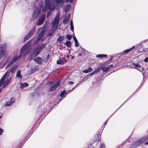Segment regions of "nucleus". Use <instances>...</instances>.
Returning <instances> with one entry per match:
<instances>
[{
	"label": "nucleus",
	"mask_w": 148,
	"mask_h": 148,
	"mask_svg": "<svg viewBox=\"0 0 148 148\" xmlns=\"http://www.w3.org/2000/svg\"><path fill=\"white\" fill-rule=\"evenodd\" d=\"M31 41H29L23 46L20 50V56H14L9 62L7 67L12 65L14 62L17 61L20 57L25 56L29 53L31 49L30 42H31Z\"/></svg>",
	"instance_id": "1"
},
{
	"label": "nucleus",
	"mask_w": 148,
	"mask_h": 148,
	"mask_svg": "<svg viewBox=\"0 0 148 148\" xmlns=\"http://www.w3.org/2000/svg\"><path fill=\"white\" fill-rule=\"evenodd\" d=\"M96 140H94L93 141V143H94L95 142Z\"/></svg>",
	"instance_id": "52"
},
{
	"label": "nucleus",
	"mask_w": 148,
	"mask_h": 148,
	"mask_svg": "<svg viewBox=\"0 0 148 148\" xmlns=\"http://www.w3.org/2000/svg\"><path fill=\"white\" fill-rule=\"evenodd\" d=\"M45 6H44L42 8V11L43 12H46L48 10L53 11L56 8L55 6H54L52 8H51V4H48V5H47L46 3H45Z\"/></svg>",
	"instance_id": "6"
},
{
	"label": "nucleus",
	"mask_w": 148,
	"mask_h": 148,
	"mask_svg": "<svg viewBox=\"0 0 148 148\" xmlns=\"http://www.w3.org/2000/svg\"><path fill=\"white\" fill-rule=\"evenodd\" d=\"M92 70V69L90 67H89L88 69L83 71V72L85 73H88L91 72Z\"/></svg>",
	"instance_id": "21"
},
{
	"label": "nucleus",
	"mask_w": 148,
	"mask_h": 148,
	"mask_svg": "<svg viewBox=\"0 0 148 148\" xmlns=\"http://www.w3.org/2000/svg\"><path fill=\"white\" fill-rule=\"evenodd\" d=\"M108 119L106 121V122L104 123L103 125V126H104L103 127V128L107 124V123L108 122Z\"/></svg>",
	"instance_id": "41"
},
{
	"label": "nucleus",
	"mask_w": 148,
	"mask_h": 148,
	"mask_svg": "<svg viewBox=\"0 0 148 148\" xmlns=\"http://www.w3.org/2000/svg\"><path fill=\"white\" fill-rule=\"evenodd\" d=\"M100 68H101V69L103 70L104 72H106L109 69V67H101Z\"/></svg>",
	"instance_id": "28"
},
{
	"label": "nucleus",
	"mask_w": 148,
	"mask_h": 148,
	"mask_svg": "<svg viewBox=\"0 0 148 148\" xmlns=\"http://www.w3.org/2000/svg\"><path fill=\"white\" fill-rule=\"evenodd\" d=\"M66 60L64 58H60L57 60V63L58 64H63L67 62Z\"/></svg>",
	"instance_id": "11"
},
{
	"label": "nucleus",
	"mask_w": 148,
	"mask_h": 148,
	"mask_svg": "<svg viewBox=\"0 0 148 148\" xmlns=\"http://www.w3.org/2000/svg\"><path fill=\"white\" fill-rule=\"evenodd\" d=\"M21 70H18L17 71L16 74V77L20 79H21L22 77V76L21 75Z\"/></svg>",
	"instance_id": "19"
},
{
	"label": "nucleus",
	"mask_w": 148,
	"mask_h": 148,
	"mask_svg": "<svg viewBox=\"0 0 148 148\" xmlns=\"http://www.w3.org/2000/svg\"><path fill=\"white\" fill-rule=\"evenodd\" d=\"M44 34V32L43 31H42L39 34L37 38V40L38 41L39 40L42 39V38L43 37Z\"/></svg>",
	"instance_id": "16"
},
{
	"label": "nucleus",
	"mask_w": 148,
	"mask_h": 148,
	"mask_svg": "<svg viewBox=\"0 0 148 148\" xmlns=\"http://www.w3.org/2000/svg\"><path fill=\"white\" fill-rule=\"evenodd\" d=\"M60 19V15L59 13L56 14L54 20L52 23V29L48 33V35L49 36H52L54 33L55 31L57 28Z\"/></svg>",
	"instance_id": "2"
},
{
	"label": "nucleus",
	"mask_w": 148,
	"mask_h": 148,
	"mask_svg": "<svg viewBox=\"0 0 148 148\" xmlns=\"http://www.w3.org/2000/svg\"><path fill=\"white\" fill-rule=\"evenodd\" d=\"M49 54L47 56V57H49Z\"/></svg>",
	"instance_id": "53"
},
{
	"label": "nucleus",
	"mask_w": 148,
	"mask_h": 148,
	"mask_svg": "<svg viewBox=\"0 0 148 148\" xmlns=\"http://www.w3.org/2000/svg\"><path fill=\"white\" fill-rule=\"evenodd\" d=\"M148 145V141L147 142H146L145 143V145Z\"/></svg>",
	"instance_id": "50"
},
{
	"label": "nucleus",
	"mask_w": 148,
	"mask_h": 148,
	"mask_svg": "<svg viewBox=\"0 0 148 148\" xmlns=\"http://www.w3.org/2000/svg\"><path fill=\"white\" fill-rule=\"evenodd\" d=\"M65 45L68 47H71V42L69 41H67L65 43Z\"/></svg>",
	"instance_id": "30"
},
{
	"label": "nucleus",
	"mask_w": 148,
	"mask_h": 148,
	"mask_svg": "<svg viewBox=\"0 0 148 148\" xmlns=\"http://www.w3.org/2000/svg\"><path fill=\"white\" fill-rule=\"evenodd\" d=\"M148 139V135L144 136L138 140L135 143V146L137 147L146 141Z\"/></svg>",
	"instance_id": "5"
},
{
	"label": "nucleus",
	"mask_w": 148,
	"mask_h": 148,
	"mask_svg": "<svg viewBox=\"0 0 148 148\" xmlns=\"http://www.w3.org/2000/svg\"><path fill=\"white\" fill-rule=\"evenodd\" d=\"M113 65L112 64H110L109 66H108L109 67V69H110V68L112 67H113Z\"/></svg>",
	"instance_id": "45"
},
{
	"label": "nucleus",
	"mask_w": 148,
	"mask_h": 148,
	"mask_svg": "<svg viewBox=\"0 0 148 148\" xmlns=\"http://www.w3.org/2000/svg\"><path fill=\"white\" fill-rule=\"evenodd\" d=\"M70 16H71L70 14H68V16L67 17H69V18L70 19Z\"/></svg>",
	"instance_id": "48"
},
{
	"label": "nucleus",
	"mask_w": 148,
	"mask_h": 148,
	"mask_svg": "<svg viewBox=\"0 0 148 148\" xmlns=\"http://www.w3.org/2000/svg\"><path fill=\"white\" fill-rule=\"evenodd\" d=\"M144 61L145 62H148V58H145L144 59Z\"/></svg>",
	"instance_id": "42"
},
{
	"label": "nucleus",
	"mask_w": 148,
	"mask_h": 148,
	"mask_svg": "<svg viewBox=\"0 0 148 148\" xmlns=\"http://www.w3.org/2000/svg\"><path fill=\"white\" fill-rule=\"evenodd\" d=\"M3 129L0 128V135H1L3 133Z\"/></svg>",
	"instance_id": "39"
},
{
	"label": "nucleus",
	"mask_w": 148,
	"mask_h": 148,
	"mask_svg": "<svg viewBox=\"0 0 148 148\" xmlns=\"http://www.w3.org/2000/svg\"><path fill=\"white\" fill-rule=\"evenodd\" d=\"M73 39L75 41L77 40V39H76V37L75 36H73Z\"/></svg>",
	"instance_id": "44"
},
{
	"label": "nucleus",
	"mask_w": 148,
	"mask_h": 148,
	"mask_svg": "<svg viewBox=\"0 0 148 148\" xmlns=\"http://www.w3.org/2000/svg\"><path fill=\"white\" fill-rule=\"evenodd\" d=\"M68 83L70 85H72L74 84V82L72 81H70Z\"/></svg>",
	"instance_id": "43"
},
{
	"label": "nucleus",
	"mask_w": 148,
	"mask_h": 148,
	"mask_svg": "<svg viewBox=\"0 0 148 148\" xmlns=\"http://www.w3.org/2000/svg\"><path fill=\"white\" fill-rule=\"evenodd\" d=\"M36 29L35 27H33L31 30L30 31L27 36L24 38V41L27 40L28 39L30 38L33 34Z\"/></svg>",
	"instance_id": "7"
},
{
	"label": "nucleus",
	"mask_w": 148,
	"mask_h": 148,
	"mask_svg": "<svg viewBox=\"0 0 148 148\" xmlns=\"http://www.w3.org/2000/svg\"><path fill=\"white\" fill-rule=\"evenodd\" d=\"M1 118V116H0V119Z\"/></svg>",
	"instance_id": "55"
},
{
	"label": "nucleus",
	"mask_w": 148,
	"mask_h": 148,
	"mask_svg": "<svg viewBox=\"0 0 148 148\" xmlns=\"http://www.w3.org/2000/svg\"><path fill=\"white\" fill-rule=\"evenodd\" d=\"M132 64L135 66L134 67H132V68L137 69L140 71L142 72L143 71V68H141V69H138V68H140L141 66L138 63H133Z\"/></svg>",
	"instance_id": "10"
},
{
	"label": "nucleus",
	"mask_w": 148,
	"mask_h": 148,
	"mask_svg": "<svg viewBox=\"0 0 148 148\" xmlns=\"http://www.w3.org/2000/svg\"><path fill=\"white\" fill-rule=\"evenodd\" d=\"M101 70V68L100 67L99 68L97 69L96 70L94 71L93 72H94V73L95 74L96 73H98L100 71V70Z\"/></svg>",
	"instance_id": "31"
},
{
	"label": "nucleus",
	"mask_w": 148,
	"mask_h": 148,
	"mask_svg": "<svg viewBox=\"0 0 148 148\" xmlns=\"http://www.w3.org/2000/svg\"><path fill=\"white\" fill-rule=\"evenodd\" d=\"M107 55L104 54H99L97 56V57L99 58H102L107 57Z\"/></svg>",
	"instance_id": "26"
},
{
	"label": "nucleus",
	"mask_w": 148,
	"mask_h": 148,
	"mask_svg": "<svg viewBox=\"0 0 148 148\" xmlns=\"http://www.w3.org/2000/svg\"><path fill=\"white\" fill-rule=\"evenodd\" d=\"M45 1V3H46L47 5L48 4H51V0H44Z\"/></svg>",
	"instance_id": "32"
},
{
	"label": "nucleus",
	"mask_w": 148,
	"mask_h": 148,
	"mask_svg": "<svg viewBox=\"0 0 148 148\" xmlns=\"http://www.w3.org/2000/svg\"><path fill=\"white\" fill-rule=\"evenodd\" d=\"M34 60L39 64H41V58L39 57H37L34 59Z\"/></svg>",
	"instance_id": "18"
},
{
	"label": "nucleus",
	"mask_w": 148,
	"mask_h": 148,
	"mask_svg": "<svg viewBox=\"0 0 148 148\" xmlns=\"http://www.w3.org/2000/svg\"><path fill=\"white\" fill-rule=\"evenodd\" d=\"M60 96L62 97H65L66 96L65 90H63L60 94Z\"/></svg>",
	"instance_id": "25"
},
{
	"label": "nucleus",
	"mask_w": 148,
	"mask_h": 148,
	"mask_svg": "<svg viewBox=\"0 0 148 148\" xmlns=\"http://www.w3.org/2000/svg\"><path fill=\"white\" fill-rule=\"evenodd\" d=\"M135 47L134 46H133L132 48H130V49H127L124 51L123 53H124L125 54V53H127L129 52L130 51L134 49Z\"/></svg>",
	"instance_id": "22"
},
{
	"label": "nucleus",
	"mask_w": 148,
	"mask_h": 148,
	"mask_svg": "<svg viewBox=\"0 0 148 148\" xmlns=\"http://www.w3.org/2000/svg\"><path fill=\"white\" fill-rule=\"evenodd\" d=\"M54 2L55 3L56 6L59 7L60 6V5L61 4L62 5L63 3L62 0H53ZM55 7L56 8V5H54Z\"/></svg>",
	"instance_id": "12"
},
{
	"label": "nucleus",
	"mask_w": 148,
	"mask_h": 148,
	"mask_svg": "<svg viewBox=\"0 0 148 148\" xmlns=\"http://www.w3.org/2000/svg\"><path fill=\"white\" fill-rule=\"evenodd\" d=\"M4 53V49L1 47L0 48V58L3 56Z\"/></svg>",
	"instance_id": "17"
},
{
	"label": "nucleus",
	"mask_w": 148,
	"mask_h": 148,
	"mask_svg": "<svg viewBox=\"0 0 148 148\" xmlns=\"http://www.w3.org/2000/svg\"><path fill=\"white\" fill-rule=\"evenodd\" d=\"M28 86V84L26 83H21L20 86L22 88H23L24 87L27 86Z\"/></svg>",
	"instance_id": "27"
},
{
	"label": "nucleus",
	"mask_w": 148,
	"mask_h": 148,
	"mask_svg": "<svg viewBox=\"0 0 148 148\" xmlns=\"http://www.w3.org/2000/svg\"><path fill=\"white\" fill-rule=\"evenodd\" d=\"M14 101L15 99L14 98L12 97L10 101L6 103L5 105L7 106H9L11 105L14 102Z\"/></svg>",
	"instance_id": "15"
},
{
	"label": "nucleus",
	"mask_w": 148,
	"mask_h": 148,
	"mask_svg": "<svg viewBox=\"0 0 148 148\" xmlns=\"http://www.w3.org/2000/svg\"><path fill=\"white\" fill-rule=\"evenodd\" d=\"M46 45L44 44H42L41 45L39 46L38 47L41 51L43 49L46 47Z\"/></svg>",
	"instance_id": "24"
},
{
	"label": "nucleus",
	"mask_w": 148,
	"mask_h": 148,
	"mask_svg": "<svg viewBox=\"0 0 148 148\" xmlns=\"http://www.w3.org/2000/svg\"><path fill=\"white\" fill-rule=\"evenodd\" d=\"M95 74V73H94V72H92V73H91L90 74H89V75H94V74Z\"/></svg>",
	"instance_id": "46"
},
{
	"label": "nucleus",
	"mask_w": 148,
	"mask_h": 148,
	"mask_svg": "<svg viewBox=\"0 0 148 148\" xmlns=\"http://www.w3.org/2000/svg\"><path fill=\"white\" fill-rule=\"evenodd\" d=\"M64 38L61 36H60L57 39V40L58 42H61L63 40Z\"/></svg>",
	"instance_id": "29"
},
{
	"label": "nucleus",
	"mask_w": 148,
	"mask_h": 148,
	"mask_svg": "<svg viewBox=\"0 0 148 148\" xmlns=\"http://www.w3.org/2000/svg\"><path fill=\"white\" fill-rule=\"evenodd\" d=\"M147 132L148 133V130L147 131Z\"/></svg>",
	"instance_id": "56"
},
{
	"label": "nucleus",
	"mask_w": 148,
	"mask_h": 148,
	"mask_svg": "<svg viewBox=\"0 0 148 148\" xmlns=\"http://www.w3.org/2000/svg\"><path fill=\"white\" fill-rule=\"evenodd\" d=\"M45 18V15L43 14L39 17L38 21L37 23V25L38 26L40 25L43 23Z\"/></svg>",
	"instance_id": "8"
},
{
	"label": "nucleus",
	"mask_w": 148,
	"mask_h": 148,
	"mask_svg": "<svg viewBox=\"0 0 148 148\" xmlns=\"http://www.w3.org/2000/svg\"><path fill=\"white\" fill-rule=\"evenodd\" d=\"M49 10V11L47 13V18H48L49 16L51 14V11H52L51 10Z\"/></svg>",
	"instance_id": "36"
},
{
	"label": "nucleus",
	"mask_w": 148,
	"mask_h": 148,
	"mask_svg": "<svg viewBox=\"0 0 148 148\" xmlns=\"http://www.w3.org/2000/svg\"><path fill=\"white\" fill-rule=\"evenodd\" d=\"M2 91V89L0 88V93H1V92Z\"/></svg>",
	"instance_id": "51"
},
{
	"label": "nucleus",
	"mask_w": 148,
	"mask_h": 148,
	"mask_svg": "<svg viewBox=\"0 0 148 148\" xmlns=\"http://www.w3.org/2000/svg\"><path fill=\"white\" fill-rule=\"evenodd\" d=\"M78 55H79V56H81L82 55V53H79L78 54Z\"/></svg>",
	"instance_id": "49"
},
{
	"label": "nucleus",
	"mask_w": 148,
	"mask_h": 148,
	"mask_svg": "<svg viewBox=\"0 0 148 148\" xmlns=\"http://www.w3.org/2000/svg\"><path fill=\"white\" fill-rule=\"evenodd\" d=\"M12 79V77L10 78L9 79H8L6 81H5L3 83V88L5 87L7 85H8Z\"/></svg>",
	"instance_id": "13"
},
{
	"label": "nucleus",
	"mask_w": 148,
	"mask_h": 148,
	"mask_svg": "<svg viewBox=\"0 0 148 148\" xmlns=\"http://www.w3.org/2000/svg\"><path fill=\"white\" fill-rule=\"evenodd\" d=\"M40 51H41L38 47L35 49H34L33 54L35 56H37L39 54Z\"/></svg>",
	"instance_id": "14"
},
{
	"label": "nucleus",
	"mask_w": 148,
	"mask_h": 148,
	"mask_svg": "<svg viewBox=\"0 0 148 148\" xmlns=\"http://www.w3.org/2000/svg\"><path fill=\"white\" fill-rule=\"evenodd\" d=\"M73 25V22L72 20L70 21V25Z\"/></svg>",
	"instance_id": "47"
},
{
	"label": "nucleus",
	"mask_w": 148,
	"mask_h": 148,
	"mask_svg": "<svg viewBox=\"0 0 148 148\" xmlns=\"http://www.w3.org/2000/svg\"><path fill=\"white\" fill-rule=\"evenodd\" d=\"M70 29L71 30L72 32H73L74 31V27L73 25H70Z\"/></svg>",
	"instance_id": "38"
},
{
	"label": "nucleus",
	"mask_w": 148,
	"mask_h": 148,
	"mask_svg": "<svg viewBox=\"0 0 148 148\" xmlns=\"http://www.w3.org/2000/svg\"><path fill=\"white\" fill-rule=\"evenodd\" d=\"M70 0H62V1L63 3H64V1L66 2V3H67L68 2L70 1Z\"/></svg>",
	"instance_id": "40"
},
{
	"label": "nucleus",
	"mask_w": 148,
	"mask_h": 148,
	"mask_svg": "<svg viewBox=\"0 0 148 148\" xmlns=\"http://www.w3.org/2000/svg\"><path fill=\"white\" fill-rule=\"evenodd\" d=\"M75 45L76 47H77L79 46L78 42L77 40L74 41Z\"/></svg>",
	"instance_id": "33"
},
{
	"label": "nucleus",
	"mask_w": 148,
	"mask_h": 148,
	"mask_svg": "<svg viewBox=\"0 0 148 148\" xmlns=\"http://www.w3.org/2000/svg\"><path fill=\"white\" fill-rule=\"evenodd\" d=\"M44 1H41L40 2L39 5L36 9L34 10L32 14V17L33 19L36 18L40 14L41 11L40 9L42 8V5H43Z\"/></svg>",
	"instance_id": "4"
},
{
	"label": "nucleus",
	"mask_w": 148,
	"mask_h": 148,
	"mask_svg": "<svg viewBox=\"0 0 148 148\" xmlns=\"http://www.w3.org/2000/svg\"><path fill=\"white\" fill-rule=\"evenodd\" d=\"M105 147V145L103 143L101 144V145L100 147V148H104Z\"/></svg>",
	"instance_id": "37"
},
{
	"label": "nucleus",
	"mask_w": 148,
	"mask_h": 148,
	"mask_svg": "<svg viewBox=\"0 0 148 148\" xmlns=\"http://www.w3.org/2000/svg\"><path fill=\"white\" fill-rule=\"evenodd\" d=\"M69 19H70L69 18V17L65 18L64 19L63 22L64 25H65L66 24L69 22Z\"/></svg>",
	"instance_id": "23"
},
{
	"label": "nucleus",
	"mask_w": 148,
	"mask_h": 148,
	"mask_svg": "<svg viewBox=\"0 0 148 148\" xmlns=\"http://www.w3.org/2000/svg\"><path fill=\"white\" fill-rule=\"evenodd\" d=\"M73 58H74V57H72V59H73Z\"/></svg>",
	"instance_id": "54"
},
{
	"label": "nucleus",
	"mask_w": 148,
	"mask_h": 148,
	"mask_svg": "<svg viewBox=\"0 0 148 148\" xmlns=\"http://www.w3.org/2000/svg\"><path fill=\"white\" fill-rule=\"evenodd\" d=\"M98 138L97 139V140L98 142H99L101 141V135L100 134H98L97 135Z\"/></svg>",
	"instance_id": "35"
},
{
	"label": "nucleus",
	"mask_w": 148,
	"mask_h": 148,
	"mask_svg": "<svg viewBox=\"0 0 148 148\" xmlns=\"http://www.w3.org/2000/svg\"><path fill=\"white\" fill-rule=\"evenodd\" d=\"M71 8V5H66L64 8V10L65 12H66L69 10Z\"/></svg>",
	"instance_id": "20"
},
{
	"label": "nucleus",
	"mask_w": 148,
	"mask_h": 148,
	"mask_svg": "<svg viewBox=\"0 0 148 148\" xmlns=\"http://www.w3.org/2000/svg\"><path fill=\"white\" fill-rule=\"evenodd\" d=\"M66 38L67 39L70 40L72 38V36L71 35H67L66 36Z\"/></svg>",
	"instance_id": "34"
},
{
	"label": "nucleus",
	"mask_w": 148,
	"mask_h": 148,
	"mask_svg": "<svg viewBox=\"0 0 148 148\" xmlns=\"http://www.w3.org/2000/svg\"><path fill=\"white\" fill-rule=\"evenodd\" d=\"M17 67V65L13 66L7 71L0 80V87L5 79L7 75H9L10 73H12L11 74L12 76H13L12 74L16 71Z\"/></svg>",
	"instance_id": "3"
},
{
	"label": "nucleus",
	"mask_w": 148,
	"mask_h": 148,
	"mask_svg": "<svg viewBox=\"0 0 148 148\" xmlns=\"http://www.w3.org/2000/svg\"><path fill=\"white\" fill-rule=\"evenodd\" d=\"M60 84L59 82H58L57 83L53 84L51 85L49 91H52L54 90H55L56 88L59 86Z\"/></svg>",
	"instance_id": "9"
}]
</instances>
